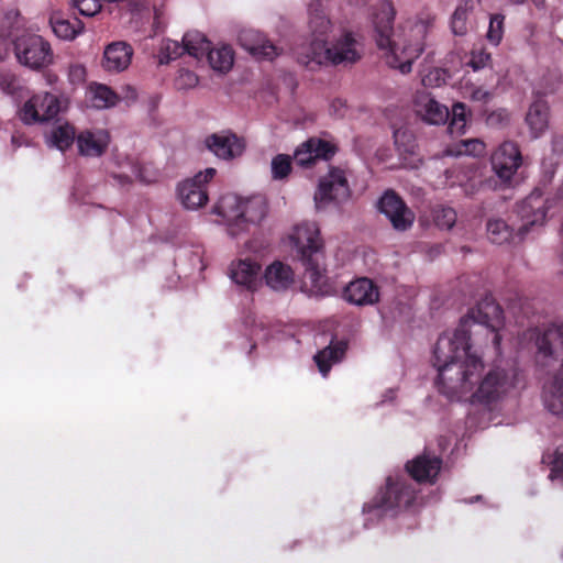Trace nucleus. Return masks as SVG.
<instances>
[{
    "mask_svg": "<svg viewBox=\"0 0 563 563\" xmlns=\"http://www.w3.org/2000/svg\"><path fill=\"white\" fill-rule=\"evenodd\" d=\"M484 327L497 354H500L503 310L486 297L461 319L459 327L443 332L433 349L439 390L451 400L485 407L501 402L515 388V373L500 366L485 372L482 346L472 341L470 322Z\"/></svg>",
    "mask_w": 563,
    "mask_h": 563,
    "instance_id": "obj_1",
    "label": "nucleus"
},
{
    "mask_svg": "<svg viewBox=\"0 0 563 563\" xmlns=\"http://www.w3.org/2000/svg\"><path fill=\"white\" fill-rule=\"evenodd\" d=\"M396 10L390 0H380L372 14L373 37L383 52L386 64L409 74L412 64L428 46L434 15L426 13L410 19L394 29Z\"/></svg>",
    "mask_w": 563,
    "mask_h": 563,
    "instance_id": "obj_2",
    "label": "nucleus"
},
{
    "mask_svg": "<svg viewBox=\"0 0 563 563\" xmlns=\"http://www.w3.org/2000/svg\"><path fill=\"white\" fill-rule=\"evenodd\" d=\"M547 202L542 198L541 192L533 191L517 207L518 217L521 225L517 234L512 233L509 225L500 219H492L487 222L488 239L495 244H505L523 240L530 229L542 227L547 217Z\"/></svg>",
    "mask_w": 563,
    "mask_h": 563,
    "instance_id": "obj_3",
    "label": "nucleus"
},
{
    "mask_svg": "<svg viewBox=\"0 0 563 563\" xmlns=\"http://www.w3.org/2000/svg\"><path fill=\"white\" fill-rule=\"evenodd\" d=\"M267 206L262 196L241 197L227 194L218 201L214 212L228 224V232L235 238L250 224H258L266 216Z\"/></svg>",
    "mask_w": 563,
    "mask_h": 563,
    "instance_id": "obj_4",
    "label": "nucleus"
},
{
    "mask_svg": "<svg viewBox=\"0 0 563 563\" xmlns=\"http://www.w3.org/2000/svg\"><path fill=\"white\" fill-rule=\"evenodd\" d=\"M417 498L412 484L402 477L394 478L389 476L386 481V487L378 492L371 504L363 507V511L374 516H394L413 505Z\"/></svg>",
    "mask_w": 563,
    "mask_h": 563,
    "instance_id": "obj_5",
    "label": "nucleus"
},
{
    "mask_svg": "<svg viewBox=\"0 0 563 563\" xmlns=\"http://www.w3.org/2000/svg\"><path fill=\"white\" fill-rule=\"evenodd\" d=\"M361 44L355 34L343 31L339 36L328 41L323 47L313 53L312 59H305V66L314 69L319 66L352 64L361 58Z\"/></svg>",
    "mask_w": 563,
    "mask_h": 563,
    "instance_id": "obj_6",
    "label": "nucleus"
},
{
    "mask_svg": "<svg viewBox=\"0 0 563 563\" xmlns=\"http://www.w3.org/2000/svg\"><path fill=\"white\" fill-rule=\"evenodd\" d=\"M333 24L324 12L321 2L316 1L309 5V32L310 42L302 45L297 52V59L305 65V59H312L313 53L318 52L330 40Z\"/></svg>",
    "mask_w": 563,
    "mask_h": 563,
    "instance_id": "obj_7",
    "label": "nucleus"
},
{
    "mask_svg": "<svg viewBox=\"0 0 563 563\" xmlns=\"http://www.w3.org/2000/svg\"><path fill=\"white\" fill-rule=\"evenodd\" d=\"M18 62L33 70L48 67L53 63V51L47 41L37 34H23L14 41Z\"/></svg>",
    "mask_w": 563,
    "mask_h": 563,
    "instance_id": "obj_8",
    "label": "nucleus"
},
{
    "mask_svg": "<svg viewBox=\"0 0 563 563\" xmlns=\"http://www.w3.org/2000/svg\"><path fill=\"white\" fill-rule=\"evenodd\" d=\"M62 110L60 98L47 91L31 96L20 108L19 119L26 125L46 123L55 119Z\"/></svg>",
    "mask_w": 563,
    "mask_h": 563,
    "instance_id": "obj_9",
    "label": "nucleus"
},
{
    "mask_svg": "<svg viewBox=\"0 0 563 563\" xmlns=\"http://www.w3.org/2000/svg\"><path fill=\"white\" fill-rule=\"evenodd\" d=\"M349 197L350 188L343 170L331 168L325 176L320 178L313 199L316 208L320 210L330 203H341Z\"/></svg>",
    "mask_w": 563,
    "mask_h": 563,
    "instance_id": "obj_10",
    "label": "nucleus"
},
{
    "mask_svg": "<svg viewBox=\"0 0 563 563\" xmlns=\"http://www.w3.org/2000/svg\"><path fill=\"white\" fill-rule=\"evenodd\" d=\"M289 240L299 260L323 254V240L316 222L303 221L298 223L294 227Z\"/></svg>",
    "mask_w": 563,
    "mask_h": 563,
    "instance_id": "obj_11",
    "label": "nucleus"
},
{
    "mask_svg": "<svg viewBox=\"0 0 563 563\" xmlns=\"http://www.w3.org/2000/svg\"><path fill=\"white\" fill-rule=\"evenodd\" d=\"M490 164L494 174L503 185H510L514 176L522 165V155L515 142L501 143L492 154Z\"/></svg>",
    "mask_w": 563,
    "mask_h": 563,
    "instance_id": "obj_12",
    "label": "nucleus"
},
{
    "mask_svg": "<svg viewBox=\"0 0 563 563\" xmlns=\"http://www.w3.org/2000/svg\"><path fill=\"white\" fill-rule=\"evenodd\" d=\"M214 168H206L178 186V196L186 209L196 210L208 201L207 184L214 177Z\"/></svg>",
    "mask_w": 563,
    "mask_h": 563,
    "instance_id": "obj_13",
    "label": "nucleus"
},
{
    "mask_svg": "<svg viewBox=\"0 0 563 563\" xmlns=\"http://www.w3.org/2000/svg\"><path fill=\"white\" fill-rule=\"evenodd\" d=\"M378 209L390 221L394 229L406 231L415 222V213L402 199L391 190H387L378 201Z\"/></svg>",
    "mask_w": 563,
    "mask_h": 563,
    "instance_id": "obj_14",
    "label": "nucleus"
},
{
    "mask_svg": "<svg viewBox=\"0 0 563 563\" xmlns=\"http://www.w3.org/2000/svg\"><path fill=\"white\" fill-rule=\"evenodd\" d=\"M413 110L418 118L431 125L444 124L450 117L448 107L427 92H417L413 100Z\"/></svg>",
    "mask_w": 563,
    "mask_h": 563,
    "instance_id": "obj_15",
    "label": "nucleus"
},
{
    "mask_svg": "<svg viewBox=\"0 0 563 563\" xmlns=\"http://www.w3.org/2000/svg\"><path fill=\"white\" fill-rule=\"evenodd\" d=\"M205 145L218 158L225 161L241 156L245 150L244 141L229 132H220L207 136Z\"/></svg>",
    "mask_w": 563,
    "mask_h": 563,
    "instance_id": "obj_16",
    "label": "nucleus"
},
{
    "mask_svg": "<svg viewBox=\"0 0 563 563\" xmlns=\"http://www.w3.org/2000/svg\"><path fill=\"white\" fill-rule=\"evenodd\" d=\"M343 298L354 306H373L379 300V289L369 278L360 277L345 286Z\"/></svg>",
    "mask_w": 563,
    "mask_h": 563,
    "instance_id": "obj_17",
    "label": "nucleus"
},
{
    "mask_svg": "<svg viewBox=\"0 0 563 563\" xmlns=\"http://www.w3.org/2000/svg\"><path fill=\"white\" fill-rule=\"evenodd\" d=\"M229 276L232 282L254 291L262 285L261 265L252 260H236L230 264Z\"/></svg>",
    "mask_w": 563,
    "mask_h": 563,
    "instance_id": "obj_18",
    "label": "nucleus"
},
{
    "mask_svg": "<svg viewBox=\"0 0 563 563\" xmlns=\"http://www.w3.org/2000/svg\"><path fill=\"white\" fill-rule=\"evenodd\" d=\"M110 143V135L103 129H88L81 131L76 137L80 155L88 157L101 156Z\"/></svg>",
    "mask_w": 563,
    "mask_h": 563,
    "instance_id": "obj_19",
    "label": "nucleus"
},
{
    "mask_svg": "<svg viewBox=\"0 0 563 563\" xmlns=\"http://www.w3.org/2000/svg\"><path fill=\"white\" fill-rule=\"evenodd\" d=\"M133 48L123 41L112 42L103 51L102 67L110 73L125 70L132 60Z\"/></svg>",
    "mask_w": 563,
    "mask_h": 563,
    "instance_id": "obj_20",
    "label": "nucleus"
},
{
    "mask_svg": "<svg viewBox=\"0 0 563 563\" xmlns=\"http://www.w3.org/2000/svg\"><path fill=\"white\" fill-rule=\"evenodd\" d=\"M334 154V147L327 141L310 139L296 150L294 158L301 167H309L317 159H329Z\"/></svg>",
    "mask_w": 563,
    "mask_h": 563,
    "instance_id": "obj_21",
    "label": "nucleus"
},
{
    "mask_svg": "<svg viewBox=\"0 0 563 563\" xmlns=\"http://www.w3.org/2000/svg\"><path fill=\"white\" fill-rule=\"evenodd\" d=\"M239 42L247 52L258 58L273 59L279 54L278 48L266 40L263 33L256 30L241 31Z\"/></svg>",
    "mask_w": 563,
    "mask_h": 563,
    "instance_id": "obj_22",
    "label": "nucleus"
},
{
    "mask_svg": "<svg viewBox=\"0 0 563 563\" xmlns=\"http://www.w3.org/2000/svg\"><path fill=\"white\" fill-rule=\"evenodd\" d=\"M441 464L439 457L422 454L409 461L406 468L416 482L432 484L441 470Z\"/></svg>",
    "mask_w": 563,
    "mask_h": 563,
    "instance_id": "obj_23",
    "label": "nucleus"
},
{
    "mask_svg": "<svg viewBox=\"0 0 563 563\" xmlns=\"http://www.w3.org/2000/svg\"><path fill=\"white\" fill-rule=\"evenodd\" d=\"M274 291H285L295 282V274L291 267L280 261H275L266 267L262 275V282Z\"/></svg>",
    "mask_w": 563,
    "mask_h": 563,
    "instance_id": "obj_24",
    "label": "nucleus"
},
{
    "mask_svg": "<svg viewBox=\"0 0 563 563\" xmlns=\"http://www.w3.org/2000/svg\"><path fill=\"white\" fill-rule=\"evenodd\" d=\"M346 349L347 344L345 341L331 340L328 346L313 356L314 363L323 377L328 376L333 365L343 360Z\"/></svg>",
    "mask_w": 563,
    "mask_h": 563,
    "instance_id": "obj_25",
    "label": "nucleus"
},
{
    "mask_svg": "<svg viewBox=\"0 0 563 563\" xmlns=\"http://www.w3.org/2000/svg\"><path fill=\"white\" fill-rule=\"evenodd\" d=\"M526 122L533 137H539L549 125V107L542 100L534 101L526 115Z\"/></svg>",
    "mask_w": 563,
    "mask_h": 563,
    "instance_id": "obj_26",
    "label": "nucleus"
},
{
    "mask_svg": "<svg viewBox=\"0 0 563 563\" xmlns=\"http://www.w3.org/2000/svg\"><path fill=\"white\" fill-rule=\"evenodd\" d=\"M76 137L74 126L68 122H62L52 128L46 136V143L51 147L65 151L73 145Z\"/></svg>",
    "mask_w": 563,
    "mask_h": 563,
    "instance_id": "obj_27",
    "label": "nucleus"
},
{
    "mask_svg": "<svg viewBox=\"0 0 563 563\" xmlns=\"http://www.w3.org/2000/svg\"><path fill=\"white\" fill-rule=\"evenodd\" d=\"M211 68L218 73H228L234 63V52L229 45H220L209 48L207 55Z\"/></svg>",
    "mask_w": 563,
    "mask_h": 563,
    "instance_id": "obj_28",
    "label": "nucleus"
},
{
    "mask_svg": "<svg viewBox=\"0 0 563 563\" xmlns=\"http://www.w3.org/2000/svg\"><path fill=\"white\" fill-rule=\"evenodd\" d=\"M88 98L96 109H107L117 104L119 98L108 86L91 84L88 88Z\"/></svg>",
    "mask_w": 563,
    "mask_h": 563,
    "instance_id": "obj_29",
    "label": "nucleus"
},
{
    "mask_svg": "<svg viewBox=\"0 0 563 563\" xmlns=\"http://www.w3.org/2000/svg\"><path fill=\"white\" fill-rule=\"evenodd\" d=\"M183 51H186L190 56L200 59L206 54L208 55L210 42L200 32H188L183 37Z\"/></svg>",
    "mask_w": 563,
    "mask_h": 563,
    "instance_id": "obj_30",
    "label": "nucleus"
},
{
    "mask_svg": "<svg viewBox=\"0 0 563 563\" xmlns=\"http://www.w3.org/2000/svg\"><path fill=\"white\" fill-rule=\"evenodd\" d=\"M306 267V277L311 285L321 290L325 285V268L323 265V254L321 256H311L309 258L299 260Z\"/></svg>",
    "mask_w": 563,
    "mask_h": 563,
    "instance_id": "obj_31",
    "label": "nucleus"
},
{
    "mask_svg": "<svg viewBox=\"0 0 563 563\" xmlns=\"http://www.w3.org/2000/svg\"><path fill=\"white\" fill-rule=\"evenodd\" d=\"M477 79L465 76L460 82L461 93L476 102H488L493 97V91L483 85H477Z\"/></svg>",
    "mask_w": 563,
    "mask_h": 563,
    "instance_id": "obj_32",
    "label": "nucleus"
},
{
    "mask_svg": "<svg viewBox=\"0 0 563 563\" xmlns=\"http://www.w3.org/2000/svg\"><path fill=\"white\" fill-rule=\"evenodd\" d=\"M52 29L56 36L62 40H74L84 30V24L78 19L54 18L51 20Z\"/></svg>",
    "mask_w": 563,
    "mask_h": 563,
    "instance_id": "obj_33",
    "label": "nucleus"
},
{
    "mask_svg": "<svg viewBox=\"0 0 563 563\" xmlns=\"http://www.w3.org/2000/svg\"><path fill=\"white\" fill-rule=\"evenodd\" d=\"M485 152V144L478 139H470L461 141L456 145V150L448 148L443 152V157H453L460 155L479 156Z\"/></svg>",
    "mask_w": 563,
    "mask_h": 563,
    "instance_id": "obj_34",
    "label": "nucleus"
},
{
    "mask_svg": "<svg viewBox=\"0 0 563 563\" xmlns=\"http://www.w3.org/2000/svg\"><path fill=\"white\" fill-rule=\"evenodd\" d=\"M470 111L462 102H456L452 106V118L449 124V130L452 134H462L465 132Z\"/></svg>",
    "mask_w": 563,
    "mask_h": 563,
    "instance_id": "obj_35",
    "label": "nucleus"
},
{
    "mask_svg": "<svg viewBox=\"0 0 563 563\" xmlns=\"http://www.w3.org/2000/svg\"><path fill=\"white\" fill-rule=\"evenodd\" d=\"M291 170V158L286 154H278L271 163L272 177L275 180L285 179Z\"/></svg>",
    "mask_w": 563,
    "mask_h": 563,
    "instance_id": "obj_36",
    "label": "nucleus"
},
{
    "mask_svg": "<svg viewBox=\"0 0 563 563\" xmlns=\"http://www.w3.org/2000/svg\"><path fill=\"white\" fill-rule=\"evenodd\" d=\"M457 216L451 207H438L433 210V220L440 229L450 230L454 227Z\"/></svg>",
    "mask_w": 563,
    "mask_h": 563,
    "instance_id": "obj_37",
    "label": "nucleus"
},
{
    "mask_svg": "<svg viewBox=\"0 0 563 563\" xmlns=\"http://www.w3.org/2000/svg\"><path fill=\"white\" fill-rule=\"evenodd\" d=\"M468 8L466 4L459 5L451 19V30L454 35H464L467 32Z\"/></svg>",
    "mask_w": 563,
    "mask_h": 563,
    "instance_id": "obj_38",
    "label": "nucleus"
},
{
    "mask_svg": "<svg viewBox=\"0 0 563 563\" xmlns=\"http://www.w3.org/2000/svg\"><path fill=\"white\" fill-rule=\"evenodd\" d=\"M181 53H183V47L177 41L164 40L161 45V49H159V54H158L159 63L167 64L168 62L180 56Z\"/></svg>",
    "mask_w": 563,
    "mask_h": 563,
    "instance_id": "obj_39",
    "label": "nucleus"
},
{
    "mask_svg": "<svg viewBox=\"0 0 563 563\" xmlns=\"http://www.w3.org/2000/svg\"><path fill=\"white\" fill-rule=\"evenodd\" d=\"M504 20L505 18L501 14H495L490 18L487 40L494 45H498L503 38Z\"/></svg>",
    "mask_w": 563,
    "mask_h": 563,
    "instance_id": "obj_40",
    "label": "nucleus"
},
{
    "mask_svg": "<svg viewBox=\"0 0 563 563\" xmlns=\"http://www.w3.org/2000/svg\"><path fill=\"white\" fill-rule=\"evenodd\" d=\"M446 80V71L442 68H432L421 75V82L424 87H440Z\"/></svg>",
    "mask_w": 563,
    "mask_h": 563,
    "instance_id": "obj_41",
    "label": "nucleus"
},
{
    "mask_svg": "<svg viewBox=\"0 0 563 563\" xmlns=\"http://www.w3.org/2000/svg\"><path fill=\"white\" fill-rule=\"evenodd\" d=\"M74 7L78 9L80 14L86 16H93L100 12L102 5L100 0H71Z\"/></svg>",
    "mask_w": 563,
    "mask_h": 563,
    "instance_id": "obj_42",
    "label": "nucleus"
},
{
    "mask_svg": "<svg viewBox=\"0 0 563 563\" xmlns=\"http://www.w3.org/2000/svg\"><path fill=\"white\" fill-rule=\"evenodd\" d=\"M395 144L399 151L412 153L415 148V140L411 133L397 130L394 133Z\"/></svg>",
    "mask_w": 563,
    "mask_h": 563,
    "instance_id": "obj_43",
    "label": "nucleus"
},
{
    "mask_svg": "<svg viewBox=\"0 0 563 563\" xmlns=\"http://www.w3.org/2000/svg\"><path fill=\"white\" fill-rule=\"evenodd\" d=\"M68 80L71 85H81L86 80L87 70L84 64L73 63L67 70Z\"/></svg>",
    "mask_w": 563,
    "mask_h": 563,
    "instance_id": "obj_44",
    "label": "nucleus"
},
{
    "mask_svg": "<svg viewBox=\"0 0 563 563\" xmlns=\"http://www.w3.org/2000/svg\"><path fill=\"white\" fill-rule=\"evenodd\" d=\"M198 76L188 69H181L177 76L176 84L179 89H190L198 85Z\"/></svg>",
    "mask_w": 563,
    "mask_h": 563,
    "instance_id": "obj_45",
    "label": "nucleus"
},
{
    "mask_svg": "<svg viewBox=\"0 0 563 563\" xmlns=\"http://www.w3.org/2000/svg\"><path fill=\"white\" fill-rule=\"evenodd\" d=\"M490 62V54L483 49L473 51L468 65L474 71L484 69Z\"/></svg>",
    "mask_w": 563,
    "mask_h": 563,
    "instance_id": "obj_46",
    "label": "nucleus"
},
{
    "mask_svg": "<svg viewBox=\"0 0 563 563\" xmlns=\"http://www.w3.org/2000/svg\"><path fill=\"white\" fill-rule=\"evenodd\" d=\"M444 177L445 180L443 181V185L449 187L462 186L464 180L467 178L466 174L457 167L446 169L444 172Z\"/></svg>",
    "mask_w": 563,
    "mask_h": 563,
    "instance_id": "obj_47",
    "label": "nucleus"
},
{
    "mask_svg": "<svg viewBox=\"0 0 563 563\" xmlns=\"http://www.w3.org/2000/svg\"><path fill=\"white\" fill-rule=\"evenodd\" d=\"M15 89L14 76L9 71H0V90L11 93Z\"/></svg>",
    "mask_w": 563,
    "mask_h": 563,
    "instance_id": "obj_48",
    "label": "nucleus"
},
{
    "mask_svg": "<svg viewBox=\"0 0 563 563\" xmlns=\"http://www.w3.org/2000/svg\"><path fill=\"white\" fill-rule=\"evenodd\" d=\"M132 175H115L114 177L119 180L120 185H125L132 181V177L135 179H139L141 181H146V179L142 175V168L137 165H133L132 167Z\"/></svg>",
    "mask_w": 563,
    "mask_h": 563,
    "instance_id": "obj_49",
    "label": "nucleus"
},
{
    "mask_svg": "<svg viewBox=\"0 0 563 563\" xmlns=\"http://www.w3.org/2000/svg\"><path fill=\"white\" fill-rule=\"evenodd\" d=\"M550 477L563 479V451H561L560 449L556 451V457L554 460Z\"/></svg>",
    "mask_w": 563,
    "mask_h": 563,
    "instance_id": "obj_50",
    "label": "nucleus"
},
{
    "mask_svg": "<svg viewBox=\"0 0 563 563\" xmlns=\"http://www.w3.org/2000/svg\"><path fill=\"white\" fill-rule=\"evenodd\" d=\"M109 3L120 7V9L126 8L131 12L137 7V3L134 0H110Z\"/></svg>",
    "mask_w": 563,
    "mask_h": 563,
    "instance_id": "obj_51",
    "label": "nucleus"
},
{
    "mask_svg": "<svg viewBox=\"0 0 563 563\" xmlns=\"http://www.w3.org/2000/svg\"><path fill=\"white\" fill-rule=\"evenodd\" d=\"M507 119L508 114L505 111H498L490 113L487 120L489 123H493L494 121H503Z\"/></svg>",
    "mask_w": 563,
    "mask_h": 563,
    "instance_id": "obj_52",
    "label": "nucleus"
},
{
    "mask_svg": "<svg viewBox=\"0 0 563 563\" xmlns=\"http://www.w3.org/2000/svg\"><path fill=\"white\" fill-rule=\"evenodd\" d=\"M332 107L339 112V115H344V112H342L341 109L345 107V103L342 100H335L332 103Z\"/></svg>",
    "mask_w": 563,
    "mask_h": 563,
    "instance_id": "obj_53",
    "label": "nucleus"
},
{
    "mask_svg": "<svg viewBox=\"0 0 563 563\" xmlns=\"http://www.w3.org/2000/svg\"><path fill=\"white\" fill-rule=\"evenodd\" d=\"M126 96L125 98L128 99H131V100H135L136 99V91L134 88H131V87H126Z\"/></svg>",
    "mask_w": 563,
    "mask_h": 563,
    "instance_id": "obj_54",
    "label": "nucleus"
},
{
    "mask_svg": "<svg viewBox=\"0 0 563 563\" xmlns=\"http://www.w3.org/2000/svg\"><path fill=\"white\" fill-rule=\"evenodd\" d=\"M395 397V390L393 389H389L385 395H384V399H383V402L389 400L391 401Z\"/></svg>",
    "mask_w": 563,
    "mask_h": 563,
    "instance_id": "obj_55",
    "label": "nucleus"
},
{
    "mask_svg": "<svg viewBox=\"0 0 563 563\" xmlns=\"http://www.w3.org/2000/svg\"><path fill=\"white\" fill-rule=\"evenodd\" d=\"M526 0H508L509 3L511 4H522L525 3Z\"/></svg>",
    "mask_w": 563,
    "mask_h": 563,
    "instance_id": "obj_56",
    "label": "nucleus"
},
{
    "mask_svg": "<svg viewBox=\"0 0 563 563\" xmlns=\"http://www.w3.org/2000/svg\"><path fill=\"white\" fill-rule=\"evenodd\" d=\"M532 1L536 4V7H538V8L542 7L543 2H544L543 0H532Z\"/></svg>",
    "mask_w": 563,
    "mask_h": 563,
    "instance_id": "obj_57",
    "label": "nucleus"
},
{
    "mask_svg": "<svg viewBox=\"0 0 563 563\" xmlns=\"http://www.w3.org/2000/svg\"><path fill=\"white\" fill-rule=\"evenodd\" d=\"M8 16H10V18H11V16H13V18H18V16H19V12H16V11H10V12L8 13Z\"/></svg>",
    "mask_w": 563,
    "mask_h": 563,
    "instance_id": "obj_58",
    "label": "nucleus"
}]
</instances>
